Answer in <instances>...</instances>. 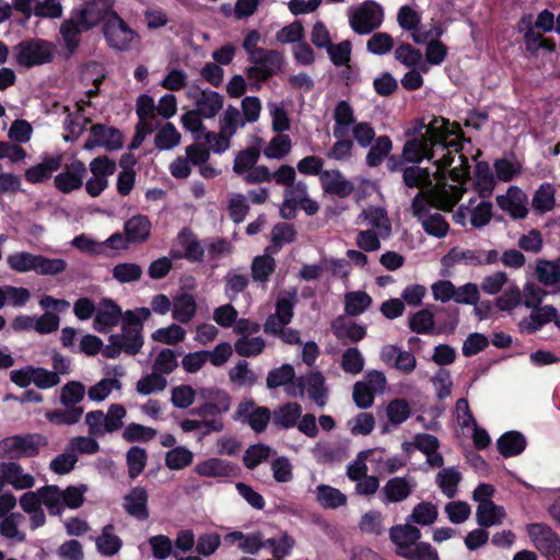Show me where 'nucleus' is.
Masks as SVG:
<instances>
[{
	"instance_id": "26",
	"label": "nucleus",
	"mask_w": 560,
	"mask_h": 560,
	"mask_svg": "<svg viewBox=\"0 0 560 560\" xmlns=\"http://www.w3.org/2000/svg\"><path fill=\"white\" fill-rule=\"evenodd\" d=\"M334 119L336 125L334 126V137L343 138L349 127L354 125V112L352 106L347 101H339L334 110Z\"/></svg>"
},
{
	"instance_id": "45",
	"label": "nucleus",
	"mask_w": 560,
	"mask_h": 560,
	"mask_svg": "<svg viewBox=\"0 0 560 560\" xmlns=\"http://www.w3.org/2000/svg\"><path fill=\"white\" fill-rule=\"evenodd\" d=\"M291 147L290 137L279 132L269 141L262 153L268 159L281 160L290 153Z\"/></svg>"
},
{
	"instance_id": "48",
	"label": "nucleus",
	"mask_w": 560,
	"mask_h": 560,
	"mask_svg": "<svg viewBox=\"0 0 560 560\" xmlns=\"http://www.w3.org/2000/svg\"><path fill=\"white\" fill-rule=\"evenodd\" d=\"M38 493L42 499V503L46 505L49 513L52 515L61 514L62 508V494L61 490L57 486H45L38 489Z\"/></svg>"
},
{
	"instance_id": "24",
	"label": "nucleus",
	"mask_w": 560,
	"mask_h": 560,
	"mask_svg": "<svg viewBox=\"0 0 560 560\" xmlns=\"http://www.w3.org/2000/svg\"><path fill=\"white\" fill-rule=\"evenodd\" d=\"M413 483L405 477L389 479L382 489L385 503H396L406 500L412 492Z\"/></svg>"
},
{
	"instance_id": "43",
	"label": "nucleus",
	"mask_w": 560,
	"mask_h": 560,
	"mask_svg": "<svg viewBox=\"0 0 560 560\" xmlns=\"http://www.w3.org/2000/svg\"><path fill=\"white\" fill-rule=\"evenodd\" d=\"M536 276L538 281L546 287H555L560 283V271L558 269L557 259L553 261L545 259L539 260L536 266Z\"/></svg>"
},
{
	"instance_id": "52",
	"label": "nucleus",
	"mask_w": 560,
	"mask_h": 560,
	"mask_svg": "<svg viewBox=\"0 0 560 560\" xmlns=\"http://www.w3.org/2000/svg\"><path fill=\"white\" fill-rule=\"evenodd\" d=\"M36 254L30 252H15L7 257L8 267L19 273H26L34 270Z\"/></svg>"
},
{
	"instance_id": "46",
	"label": "nucleus",
	"mask_w": 560,
	"mask_h": 560,
	"mask_svg": "<svg viewBox=\"0 0 560 560\" xmlns=\"http://www.w3.org/2000/svg\"><path fill=\"white\" fill-rule=\"evenodd\" d=\"M296 301V290L281 292L276 301L275 315L282 319V323H290L294 315L293 308Z\"/></svg>"
},
{
	"instance_id": "49",
	"label": "nucleus",
	"mask_w": 560,
	"mask_h": 560,
	"mask_svg": "<svg viewBox=\"0 0 560 560\" xmlns=\"http://www.w3.org/2000/svg\"><path fill=\"white\" fill-rule=\"evenodd\" d=\"M345 303L346 313L350 316H358L371 305L372 299L363 291H355L346 294Z\"/></svg>"
},
{
	"instance_id": "20",
	"label": "nucleus",
	"mask_w": 560,
	"mask_h": 560,
	"mask_svg": "<svg viewBox=\"0 0 560 560\" xmlns=\"http://www.w3.org/2000/svg\"><path fill=\"white\" fill-rule=\"evenodd\" d=\"M421 537L419 528L407 522L402 525L393 526L389 529V538L396 546V553L401 556Z\"/></svg>"
},
{
	"instance_id": "61",
	"label": "nucleus",
	"mask_w": 560,
	"mask_h": 560,
	"mask_svg": "<svg viewBox=\"0 0 560 560\" xmlns=\"http://www.w3.org/2000/svg\"><path fill=\"white\" fill-rule=\"evenodd\" d=\"M276 261L269 255L257 256L252 264V277L255 281L266 282L275 271Z\"/></svg>"
},
{
	"instance_id": "58",
	"label": "nucleus",
	"mask_w": 560,
	"mask_h": 560,
	"mask_svg": "<svg viewBox=\"0 0 560 560\" xmlns=\"http://www.w3.org/2000/svg\"><path fill=\"white\" fill-rule=\"evenodd\" d=\"M128 465V475L131 479H136L147 465L148 455L144 448L132 446L126 455Z\"/></svg>"
},
{
	"instance_id": "55",
	"label": "nucleus",
	"mask_w": 560,
	"mask_h": 560,
	"mask_svg": "<svg viewBox=\"0 0 560 560\" xmlns=\"http://www.w3.org/2000/svg\"><path fill=\"white\" fill-rule=\"evenodd\" d=\"M84 396L85 387L78 381L68 382L60 389V402L65 407H77L75 405L82 401Z\"/></svg>"
},
{
	"instance_id": "11",
	"label": "nucleus",
	"mask_w": 560,
	"mask_h": 560,
	"mask_svg": "<svg viewBox=\"0 0 560 560\" xmlns=\"http://www.w3.org/2000/svg\"><path fill=\"white\" fill-rule=\"evenodd\" d=\"M527 533L536 548L548 560H560V538L551 527L541 523H533L527 526Z\"/></svg>"
},
{
	"instance_id": "44",
	"label": "nucleus",
	"mask_w": 560,
	"mask_h": 560,
	"mask_svg": "<svg viewBox=\"0 0 560 560\" xmlns=\"http://www.w3.org/2000/svg\"><path fill=\"white\" fill-rule=\"evenodd\" d=\"M67 269V262L61 258H48L36 255L34 272L40 276H57Z\"/></svg>"
},
{
	"instance_id": "10",
	"label": "nucleus",
	"mask_w": 560,
	"mask_h": 560,
	"mask_svg": "<svg viewBox=\"0 0 560 560\" xmlns=\"http://www.w3.org/2000/svg\"><path fill=\"white\" fill-rule=\"evenodd\" d=\"M103 34L107 45L119 51L128 50L137 37L136 32L117 13L112 14L103 25Z\"/></svg>"
},
{
	"instance_id": "18",
	"label": "nucleus",
	"mask_w": 560,
	"mask_h": 560,
	"mask_svg": "<svg viewBox=\"0 0 560 560\" xmlns=\"http://www.w3.org/2000/svg\"><path fill=\"white\" fill-rule=\"evenodd\" d=\"M0 477L3 483H9L16 490L30 489L35 485V478L24 474L22 466L14 462L0 464Z\"/></svg>"
},
{
	"instance_id": "60",
	"label": "nucleus",
	"mask_w": 560,
	"mask_h": 560,
	"mask_svg": "<svg viewBox=\"0 0 560 560\" xmlns=\"http://www.w3.org/2000/svg\"><path fill=\"white\" fill-rule=\"evenodd\" d=\"M180 141V133L176 130L175 126L166 122L155 135L154 143L161 150H170Z\"/></svg>"
},
{
	"instance_id": "64",
	"label": "nucleus",
	"mask_w": 560,
	"mask_h": 560,
	"mask_svg": "<svg viewBox=\"0 0 560 560\" xmlns=\"http://www.w3.org/2000/svg\"><path fill=\"white\" fill-rule=\"evenodd\" d=\"M400 557L407 560H440L436 550L429 542H415Z\"/></svg>"
},
{
	"instance_id": "23",
	"label": "nucleus",
	"mask_w": 560,
	"mask_h": 560,
	"mask_svg": "<svg viewBox=\"0 0 560 560\" xmlns=\"http://www.w3.org/2000/svg\"><path fill=\"white\" fill-rule=\"evenodd\" d=\"M264 140L259 137L254 139V143L236 153L234 163H233V172L237 175H245L250 168H253L261 153V145Z\"/></svg>"
},
{
	"instance_id": "12",
	"label": "nucleus",
	"mask_w": 560,
	"mask_h": 560,
	"mask_svg": "<svg viewBox=\"0 0 560 560\" xmlns=\"http://www.w3.org/2000/svg\"><path fill=\"white\" fill-rule=\"evenodd\" d=\"M89 167L92 176L88 179L85 189L91 197H97L107 187L108 177L116 172V162L107 156H98L91 161Z\"/></svg>"
},
{
	"instance_id": "14",
	"label": "nucleus",
	"mask_w": 560,
	"mask_h": 560,
	"mask_svg": "<svg viewBox=\"0 0 560 560\" xmlns=\"http://www.w3.org/2000/svg\"><path fill=\"white\" fill-rule=\"evenodd\" d=\"M517 30L523 34L525 47L532 55H536L539 49H546L552 52L556 44L552 39L545 38L541 30H537L530 24V14L523 15L517 23Z\"/></svg>"
},
{
	"instance_id": "39",
	"label": "nucleus",
	"mask_w": 560,
	"mask_h": 560,
	"mask_svg": "<svg viewBox=\"0 0 560 560\" xmlns=\"http://www.w3.org/2000/svg\"><path fill=\"white\" fill-rule=\"evenodd\" d=\"M476 187L481 198L491 196L495 179L487 162H478L475 171Z\"/></svg>"
},
{
	"instance_id": "32",
	"label": "nucleus",
	"mask_w": 560,
	"mask_h": 560,
	"mask_svg": "<svg viewBox=\"0 0 560 560\" xmlns=\"http://www.w3.org/2000/svg\"><path fill=\"white\" fill-rule=\"evenodd\" d=\"M498 450L504 457L516 456L526 447L525 436L517 431L504 433L497 442Z\"/></svg>"
},
{
	"instance_id": "42",
	"label": "nucleus",
	"mask_w": 560,
	"mask_h": 560,
	"mask_svg": "<svg viewBox=\"0 0 560 560\" xmlns=\"http://www.w3.org/2000/svg\"><path fill=\"white\" fill-rule=\"evenodd\" d=\"M178 241L180 246L184 248V257L190 261H201L205 255V250L195 235L188 231L183 230L178 234Z\"/></svg>"
},
{
	"instance_id": "62",
	"label": "nucleus",
	"mask_w": 560,
	"mask_h": 560,
	"mask_svg": "<svg viewBox=\"0 0 560 560\" xmlns=\"http://www.w3.org/2000/svg\"><path fill=\"white\" fill-rule=\"evenodd\" d=\"M295 378V372L292 365L283 364L278 369L271 370L267 375V387L270 389L285 386Z\"/></svg>"
},
{
	"instance_id": "41",
	"label": "nucleus",
	"mask_w": 560,
	"mask_h": 560,
	"mask_svg": "<svg viewBox=\"0 0 560 560\" xmlns=\"http://www.w3.org/2000/svg\"><path fill=\"white\" fill-rule=\"evenodd\" d=\"M196 313V301L191 294L183 293L173 304V317L180 323H188Z\"/></svg>"
},
{
	"instance_id": "53",
	"label": "nucleus",
	"mask_w": 560,
	"mask_h": 560,
	"mask_svg": "<svg viewBox=\"0 0 560 560\" xmlns=\"http://www.w3.org/2000/svg\"><path fill=\"white\" fill-rule=\"evenodd\" d=\"M266 342L261 337L244 336L234 343L236 353L241 357H256L265 349Z\"/></svg>"
},
{
	"instance_id": "54",
	"label": "nucleus",
	"mask_w": 560,
	"mask_h": 560,
	"mask_svg": "<svg viewBox=\"0 0 560 560\" xmlns=\"http://www.w3.org/2000/svg\"><path fill=\"white\" fill-rule=\"evenodd\" d=\"M167 386V380L153 371L141 377L136 385V389L141 395H150L152 393L162 392Z\"/></svg>"
},
{
	"instance_id": "34",
	"label": "nucleus",
	"mask_w": 560,
	"mask_h": 560,
	"mask_svg": "<svg viewBox=\"0 0 560 560\" xmlns=\"http://www.w3.org/2000/svg\"><path fill=\"white\" fill-rule=\"evenodd\" d=\"M95 542L97 551L105 557L116 555L122 547V541L115 535L112 524L103 527L102 534L96 538Z\"/></svg>"
},
{
	"instance_id": "1",
	"label": "nucleus",
	"mask_w": 560,
	"mask_h": 560,
	"mask_svg": "<svg viewBox=\"0 0 560 560\" xmlns=\"http://www.w3.org/2000/svg\"><path fill=\"white\" fill-rule=\"evenodd\" d=\"M464 191L465 189L459 186L443 183L433 190L418 192L411 200V213L420 221L427 234L442 238L447 234L450 225L441 213L429 211L432 207L451 211Z\"/></svg>"
},
{
	"instance_id": "38",
	"label": "nucleus",
	"mask_w": 560,
	"mask_h": 560,
	"mask_svg": "<svg viewBox=\"0 0 560 560\" xmlns=\"http://www.w3.org/2000/svg\"><path fill=\"white\" fill-rule=\"evenodd\" d=\"M529 315V322L523 320L521 325H524L528 332H535L539 330L544 325L555 322L557 315V308L552 305L538 306V308H532Z\"/></svg>"
},
{
	"instance_id": "57",
	"label": "nucleus",
	"mask_w": 560,
	"mask_h": 560,
	"mask_svg": "<svg viewBox=\"0 0 560 560\" xmlns=\"http://www.w3.org/2000/svg\"><path fill=\"white\" fill-rule=\"evenodd\" d=\"M436 517V506L430 502H421L413 508L407 521L425 526L433 524Z\"/></svg>"
},
{
	"instance_id": "19",
	"label": "nucleus",
	"mask_w": 560,
	"mask_h": 560,
	"mask_svg": "<svg viewBox=\"0 0 560 560\" xmlns=\"http://www.w3.org/2000/svg\"><path fill=\"white\" fill-rule=\"evenodd\" d=\"M148 499L143 487H135L124 497L122 506L130 516L144 521L149 517Z\"/></svg>"
},
{
	"instance_id": "15",
	"label": "nucleus",
	"mask_w": 560,
	"mask_h": 560,
	"mask_svg": "<svg viewBox=\"0 0 560 560\" xmlns=\"http://www.w3.org/2000/svg\"><path fill=\"white\" fill-rule=\"evenodd\" d=\"M188 96L195 100L196 110L205 118H213L223 107V96L215 91L191 88Z\"/></svg>"
},
{
	"instance_id": "56",
	"label": "nucleus",
	"mask_w": 560,
	"mask_h": 560,
	"mask_svg": "<svg viewBox=\"0 0 560 560\" xmlns=\"http://www.w3.org/2000/svg\"><path fill=\"white\" fill-rule=\"evenodd\" d=\"M83 415L82 407H66L65 409H56L46 413V418L55 424H74L79 422Z\"/></svg>"
},
{
	"instance_id": "4",
	"label": "nucleus",
	"mask_w": 560,
	"mask_h": 560,
	"mask_svg": "<svg viewBox=\"0 0 560 560\" xmlns=\"http://www.w3.org/2000/svg\"><path fill=\"white\" fill-rule=\"evenodd\" d=\"M142 331H140L139 324L133 319L124 322L121 326V334L110 335L108 345L102 350L104 357L109 359L117 358L121 352L130 355L137 354L143 346Z\"/></svg>"
},
{
	"instance_id": "6",
	"label": "nucleus",
	"mask_w": 560,
	"mask_h": 560,
	"mask_svg": "<svg viewBox=\"0 0 560 560\" xmlns=\"http://www.w3.org/2000/svg\"><path fill=\"white\" fill-rule=\"evenodd\" d=\"M47 443V439L42 434L13 435L0 441V453L11 459L33 457Z\"/></svg>"
},
{
	"instance_id": "13",
	"label": "nucleus",
	"mask_w": 560,
	"mask_h": 560,
	"mask_svg": "<svg viewBox=\"0 0 560 560\" xmlns=\"http://www.w3.org/2000/svg\"><path fill=\"white\" fill-rule=\"evenodd\" d=\"M124 136L115 127L103 124L93 125L90 129V137L84 143L85 150L102 147L107 151H116L122 148Z\"/></svg>"
},
{
	"instance_id": "27",
	"label": "nucleus",
	"mask_w": 560,
	"mask_h": 560,
	"mask_svg": "<svg viewBox=\"0 0 560 560\" xmlns=\"http://www.w3.org/2000/svg\"><path fill=\"white\" fill-rule=\"evenodd\" d=\"M498 206L508 211L514 219H524L527 215V208L523 202V195L520 190L510 188L505 196L497 197Z\"/></svg>"
},
{
	"instance_id": "51",
	"label": "nucleus",
	"mask_w": 560,
	"mask_h": 560,
	"mask_svg": "<svg viewBox=\"0 0 560 560\" xmlns=\"http://www.w3.org/2000/svg\"><path fill=\"white\" fill-rule=\"evenodd\" d=\"M142 268L136 262H120L113 267V278L119 283H129L140 280Z\"/></svg>"
},
{
	"instance_id": "29",
	"label": "nucleus",
	"mask_w": 560,
	"mask_h": 560,
	"mask_svg": "<svg viewBox=\"0 0 560 560\" xmlns=\"http://www.w3.org/2000/svg\"><path fill=\"white\" fill-rule=\"evenodd\" d=\"M125 233L131 243H142L150 236L151 222L145 215H133L125 223Z\"/></svg>"
},
{
	"instance_id": "59",
	"label": "nucleus",
	"mask_w": 560,
	"mask_h": 560,
	"mask_svg": "<svg viewBox=\"0 0 560 560\" xmlns=\"http://www.w3.org/2000/svg\"><path fill=\"white\" fill-rule=\"evenodd\" d=\"M194 454L184 446H177L165 455V465L173 470H179L192 463Z\"/></svg>"
},
{
	"instance_id": "21",
	"label": "nucleus",
	"mask_w": 560,
	"mask_h": 560,
	"mask_svg": "<svg viewBox=\"0 0 560 560\" xmlns=\"http://www.w3.org/2000/svg\"><path fill=\"white\" fill-rule=\"evenodd\" d=\"M94 328L98 331H105L116 326L119 319H122L120 307L112 300L104 299L101 301L95 312Z\"/></svg>"
},
{
	"instance_id": "7",
	"label": "nucleus",
	"mask_w": 560,
	"mask_h": 560,
	"mask_svg": "<svg viewBox=\"0 0 560 560\" xmlns=\"http://www.w3.org/2000/svg\"><path fill=\"white\" fill-rule=\"evenodd\" d=\"M13 49L16 62L25 68L45 65L50 62L54 57L52 45L39 38L23 40Z\"/></svg>"
},
{
	"instance_id": "36",
	"label": "nucleus",
	"mask_w": 560,
	"mask_h": 560,
	"mask_svg": "<svg viewBox=\"0 0 560 560\" xmlns=\"http://www.w3.org/2000/svg\"><path fill=\"white\" fill-rule=\"evenodd\" d=\"M195 471L203 477H228L233 472V467L220 458H209L195 466Z\"/></svg>"
},
{
	"instance_id": "28",
	"label": "nucleus",
	"mask_w": 560,
	"mask_h": 560,
	"mask_svg": "<svg viewBox=\"0 0 560 560\" xmlns=\"http://www.w3.org/2000/svg\"><path fill=\"white\" fill-rule=\"evenodd\" d=\"M504 517L505 511L503 506L497 505L493 501L478 504L476 518L480 526L490 527L493 525H500Z\"/></svg>"
},
{
	"instance_id": "37",
	"label": "nucleus",
	"mask_w": 560,
	"mask_h": 560,
	"mask_svg": "<svg viewBox=\"0 0 560 560\" xmlns=\"http://www.w3.org/2000/svg\"><path fill=\"white\" fill-rule=\"evenodd\" d=\"M315 494L318 504L325 509H337L347 503V497L337 488L328 485L317 486Z\"/></svg>"
},
{
	"instance_id": "33",
	"label": "nucleus",
	"mask_w": 560,
	"mask_h": 560,
	"mask_svg": "<svg viewBox=\"0 0 560 560\" xmlns=\"http://www.w3.org/2000/svg\"><path fill=\"white\" fill-rule=\"evenodd\" d=\"M305 388H307L308 397L318 406L326 405L328 388L325 384V377L320 372H312L304 377Z\"/></svg>"
},
{
	"instance_id": "47",
	"label": "nucleus",
	"mask_w": 560,
	"mask_h": 560,
	"mask_svg": "<svg viewBox=\"0 0 560 560\" xmlns=\"http://www.w3.org/2000/svg\"><path fill=\"white\" fill-rule=\"evenodd\" d=\"M219 126L221 131L233 138L237 129L245 126V120L242 118L241 112L236 107L230 105L220 117Z\"/></svg>"
},
{
	"instance_id": "17",
	"label": "nucleus",
	"mask_w": 560,
	"mask_h": 560,
	"mask_svg": "<svg viewBox=\"0 0 560 560\" xmlns=\"http://www.w3.org/2000/svg\"><path fill=\"white\" fill-rule=\"evenodd\" d=\"M319 180L325 194L339 198L349 197L355 189L354 184L347 179L339 170H325Z\"/></svg>"
},
{
	"instance_id": "63",
	"label": "nucleus",
	"mask_w": 560,
	"mask_h": 560,
	"mask_svg": "<svg viewBox=\"0 0 560 560\" xmlns=\"http://www.w3.org/2000/svg\"><path fill=\"white\" fill-rule=\"evenodd\" d=\"M533 208L546 212L553 208L555 205V189L550 184L541 185L540 188L535 192L533 201Z\"/></svg>"
},
{
	"instance_id": "9",
	"label": "nucleus",
	"mask_w": 560,
	"mask_h": 560,
	"mask_svg": "<svg viewBox=\"0 0 560 560\" xmlns=\"http://www.w3.org/2000/svg\"><path fill=\"white\" fill-rule=\"evenodd\" d=\"M498 260L499 253L495 249L486 252L483 249L453 247L441 261L444 267L450 268L459 264L474 267L492 265Z\"/></svg>"
},
{
	"instance_id": "50",
	"label": "nucleus",
	"mask_w": 560,
	"mask_h": 560,
	"mask_svg": "<svg viewBox=\"0 0 560 560\" xmlns=\"http://www.w3.org/2000/svg\"><path fill=\"white\" fill-rule=\"evenodd\" d=\"M462 475L454 468H444L436 476V482L447 498H454L457 493V486Z\"/></svg>"
},
{
	"instance_id": "2",
	"label": "nucleus",
	"mask_w": 560,
	"mask_h": 560,
	"mask_svg": "<svg viewBox=\"0 0 560 560\" xmlns=\"http://www.w3.org/2000/svg\"><path fill=\"white\" fill-rule=\"evenodd\" d=\"M114 0H89L71 11L70 18L60 25V35L70 54L81 42V34L100 23L103 25L117 13L113 9Z\"/></svg>"
},
{
	"instance_id": "30",
	"label": "nucleus",
	"mask_w": 560,
	"mask_h": 560,
	"mask_svg": "<svg viewBox=\"0 0 560 560\" xmlns=\"http://www.w3.org/2000/svg\"><path fill=\"white\" fill-rule=\"evenodd\" d=\"M198 396L206 404H209L218 415L230 410L231 398L228 393L222 389L214 387H202L198 389Z\"/></svg>"
},
{
	"instance_id": "3",
	"label": "nucleus",
	"mask_w": 560,
	"mask_h": 560,
	"mask_svg": "<svg viewBox=\"0 0 560 560\" xmlns=\"http://www.w3.org/2000/svg\"><path fill=\"white\" fill-rule=\"evenodd\" d=\"M451 133L448 120L434 117L427 129L428 137L420 136L408 139L402 147L401 156L406 162L412 164H419L424 159L432 160L434 158V147L444 144L446 148L445 138Z\"/></svg>"
},
{
	"instance_id": "35",
	"label": "nucleus",
	"mask_w": 560,
	"mask_h": 560,
	"mask_svg": "<svg viewBox=\"0 0 560 560\" xmlns=\"http://www.w3.org/2000/svg\"><path fill=\"white\" fill-rule=\"evenodd\" d=\"M61 165L60 156H51L46 159L44 162L30 167L25 172V178L27 182L36 184L51 176L52 172L57 171Z\"/></svg>"
},
{
	"instance_id": "22",
	"label": "nucleus",
	"mask_w": 560,
	"mask_h": 560,
	"mask_svg": "<svg viewBox=\"0 0 560 560\" xmlns=\"http://www.w3.org/2000/svg\"><path fill=\"white\" fill-rule=\"evenodd\" d=\"M402 183L408 188H419V192H422L433 190L444 182H440L433 186L429 170L415 164L411 166H405L402 170Z\"/></svg>"
},
{
	"instance_id": "31",
	"label": "nucleus",
	"mask_w": 560,
	"mask_h": 560,
	"mask_svg": "<svg viewBox=\"0 0 560 560\" xmlns=\"http://www.w3.org/2000/svg\"><path fill=\"white\" fill-rule=\"evenodd\" d=\"M301 415L302 407L298 402H287L273 411L272 422L279 428L289 429L298 423Z\"/></svg>"
},
{
	"instance_id": "5",
	"label": "nucleus",
	"mask_w": 560,
	"mask_h": 560,
	"mask_svg": "<svg viewBox=\"0 0 560 560\" xmlns=\"http://www.w3.org/2000/svg\"><path fill=\"white\" fill-rule=\"evenodd\" d=\"M384 21V9L375 1L368 0L349 10V24L359 35H368L378 28Z\"/></svg>"
},
{
	"instance_id": "25",
	"label": "nucleus",
	"mask_w": 560,
	"mask_h": 560,
	"mask_svg": "<svg viewBox=\"0 0 560 560\" xmlns=\"http://www.w3.org/2000/svg\"><path fill=\"white\" fill-rule=\"evenodd\" d=\"M224 540L230 544H237V547L243 552L250 555H255L266 547V540L262 539V534L259 532L245 535L242 532L235 530L226 534Z\"/></svg>"
},
{
	"instance_id": "16",
	"label": "nucleus",
	"mask_w": 560,
	"mask_h": 560,
	"mask_svg": "<svg viewBox=\"0 0 560 560\" xmlns=\"http://www.w3.org/2000/svg\"><path fill=\"white\" fill-rule=\"evenodd\" d=\"M85 174L86 167L84 163L73 160L55 177V186L65 194L71 192L82 186Z\"/></svg>"
},
{
	"instance_id": "40",
	"label": "nucleus",
	"mask_w": 560,
	"mask_h": 560,
	"mask_svg": "<svg viewBox=\"0 0 560 560\" xmlns=\"http://www.w3.org/2000/svg\"><path fill=\"white\" fill-rule=\"evenodd\" d=\"M393 148L392 140L388 136H380L375 139L374 144L370 145L365 161L370 167L378 166L389 154Z\"/></svg>"
},
{
	"instance_id": "8",
	"label": "nucleus",
	"mask_w": 560,
	"mask_h": 560,
	"mask_svg": "<svg viewBox=\"0 0 560 560\" xmlns=\"http://www.w3.org/2000/svg\"><path fill=\"white\" fill-rule=\"evenodd\" d=\"M248 59L253 66L247 69V77L256 81L268 80L281 70L283 63L282 54L273 49L254 50Z\"/></svg>"
}]
</instances>
